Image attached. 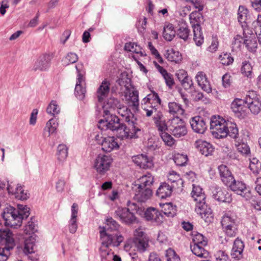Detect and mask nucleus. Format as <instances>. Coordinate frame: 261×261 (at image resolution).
Wrapping results in <instances>:
<instances>
[{
	"label": "nucleus",
	"instance_id": "f257e3e1",
	"mask_svg": "<svg viewBox=\"0 0 261 261\" xmlns=\"http://www.w3.org/2000/svg\"><path fill=\"white\" fill-rule=\"evenodd\" d=\"M18 210L8 208L3 213L5 224L11 228H17L21 226L22 220L30 215V208L26 205L18 204Z\"/></svg>",
	"mask_w": 261,
	"mask_h": 261
},
{
	"label": "nucleus",
	"instance_id": "f03ea898",
	"mask_svg": "<svg viewBox=\"0 0 261 261\" xmlns=\"http://www.w3.org/2000/svg\"><path fill=\"white\" fill-rule=\"evenodd\" d=\"M0 261H6L15 245L12 232L0 230Z\"/></svg>",
	"mask_w": 261,
	"mask_h": 261
},
{
	"label": "nucleus",
	"instance_id": "7ed1b4c3",
	"mask_svg": "<svg viewBox=\"0 0 261 261\" xmlns=\"http://www.w3.org/2000/svg\"><path fill=\"white\" fill-rule=\"evenodd\" d=\"M103 108L105 120H100L99 121L98 127L101 129L109 128L112 130H121L123 124H120L119 119L117 116L111 114L112 111L114 110V108L111 107L109 110H107L106 106H105Z\"/></svg>",
	"mask_w": 261,
	"mask_h": 261
},
{
	"label": "nucleus",
	"instance_id": "20e7f679",
	"mask_svg": "<svg viewBox=\"0 0 261 261\" xmlns=\"http://www.w3.org/2000/svg\"><path fill=\"white\" fill-rule=\"evenodd\" d=\"M191 238L192 244L191 245V249L192 252L197 256L207 257L209 253L204 248L207 244L206 239L197 231L192 232Z\"/></svg>",
	"mask_w": 261,
	"mask_h": 261
},
{
	"label": "nucleus",
	"instance_id": "39448f33",
	"mask_svg": "<svg viewBox=\"0 0 261 261\" xmlns=\"http://www.w3.org/2000/svg\"><path fill=\"white\" fill-rule=\"evenodd\" d=\"M100 238L102 245L109 247L111 245L118 246L124 240L119 231L111 232L110 228L99 227Z\"/></svg>",
	"mask_w": 261,
	"mask_h": 261
},
{
	"label": "nucleus",
	"instance_id": "423d86ee",
	"mask_svg": "<svg viewBox=\"0 0 261 261\" xmlns=\"http://www.w3.org/2000/svg\"><path fill=\"white\" fill-rule=\"evenodd\" d=\"M228 122L220 116H212L211 121V128L216 137L223 138L227 137L226 130Z\"/></svg>",
	"mask_w": 261,
	"mask_h": 261
},
{
	"label": "nucleus",
	"instance_id": "0eeeda50",
	"mask_svg": "<svg viewBox=\"0 0 261 261\" xmlns=\"http://www.w3.org/2000/svg\"><path fill=\"white\" fill-rule=\"evenodd\" d=\"M149 238L141 227L136 229L133 234V243L138 251L144 252L149 247Z\"/></svg>",
	"mask_w": 261,
	"mask_h": 261
},
{
	"label": "nucleus",
	"instance_id": "6e6552de",
	"mask_svg": "<svg viewBox=\"0 0 261 261\" xmlns=\"http://www.w3.org/2000/svg\"><path fill=\"white\" fill-rule=\"evenodd\" d=\"M221 224L223 231L228 237L236 236L238 230L236 220L228 214H225L222 217Z\"/></svg>",
	"mask_w": 261,
	"mask_h": 261
},
{
	"label": "nucleus",
	"instance_id": "1a4fd4ad",
	"mask_svg": "<svg viewBox=\"0 0 261 261\" xmlns=\"http://www.w3.org/2000/svg\"><path fill=\"white\" fill-rule=\"evenodd\" d=\"M168 127L175 137H183L188 133L186 123L179 117H174L171 119L169 121Z\"/></svg>",
	"mask_w": 261,
	"mask_h": 261
},
{
	"label": "nucleus",
	"instance_id": "9d476101",
	"mask_svg": "<svg viewBox=\"0 0 261 261\" xmlns=\"http://www.w3.org/2000/svg\"><path fill=\"white\" fill-rule=\"evenodd\" d=\"M161 99L157 93L153 92L148 94L142 101L141 107L146 112V116H150L153 111H155V108L161 104Z\"/></svg>",
	"mask_w": 261,
	"mask_h": 261
},
{
	"label": "nucleus",
	"instance_id": "9b49d317",
	"mask_svg": "<svg viewBox=\"0 0 261 261\" xmlns=\"http://www.w3.org/2000/svg\"><path fill=\"white\" fill-rule=\"evenodd\" d=\"M112 162L110 156L100 154L94 160L93 168L98 174L103 175L110 170Z\"/></svg>",
	"mask_w": 261,
	"mask_h": 261
},
{
	"label": "nucleus",
	"instance_id": "f8f14e48",
	"mask_svg": "<svg viewBox=\"0 0 261 261\" xmlns=\"http://www.w3.org/2000/svg\"><path fill=\"white\" fill-rule=\"evenodd\" d=\"M200 14L192 13L190 14V19L194 23L193 28V40L197 46H201L204 42V36L202 32L201 28L199 24L200 19H202Z\"/></svg>",
	"mask_w": 261,
	"mask_h": 261
},
{
	"label": "nucleus",
	"instance_id": "ddd939ff",
	"mask_svg": "<svg viewBox=\"0 0 261 261\" xmlns=\"http://www.w3.org/2000/svg\"><path fill=\"white\" fill-rule=\"evenodd\" d=\"M247 109L253 114H258L261 111V100L260 95L255 91H249L246 95Z\"/></svg>",
	"mask_w": 261,
	"mask_h": 261
},
{
	"label": "nucleus",
	"instance_id": "4468645a",
	"mask_svg": "<svg viewBox=\"0 0 261 261\" xmlns=\"http://www.w3.org/2000/svg\"><path fill=\"white\" fill-rule=\"evenodd\" d=\"M248 29H245L243 32V37H241L240 35L236 37V40H240L241 39L245 45L247 49L251 53H255L258 46L256 36L254 34L250 33Z\"/></svg>",
	"mask_w": 261,
	"mask_h": 261
},
{
	"label": "nucleus",
	"instance_id": "2eb2a0df",
	"mask_svg": "<svg viewBox=\"0 0 261 261\" xmlns=\"http://www.w3.org/2000/svg\"><path fill=\"white\" fill-rule=\"evenodd\" d=\"M231 109L235 115L239 118H244L247 114V107L246 97L244 99L236 98L231 103Z\"/></svg>",
	"mask_w": 261,
	"mask_h": 261
},
{
	"label": "nucleus",
	"instance_id": "dca6fc26",
	"mask_svg": "<svg viewBox=\"0 0 261 261\" xmlns=\"http://www.w3.org/2000/svg\"><path fill=\"white\" fill-rule=\"evenodd\" d=\"M227 186H229L231 190L238 194L241 195L247 200L252 198V195L250 190L246 187L245 185L241 181H234Z\"/></svg>",
	"mask_w": 261,
	"mask_h": 261
},
{
	"label": "nucleus",
	"instance_id": "f3484780",
	"mask_svg": "<svg viewBox=\"0 0 261 261\" xmlns=\"http://www.w3.org/2000/svg\"><path fill=\"white\" fill-rule=\"evenodd\" d=\"M195 211L205 221H211L212 211L206 204L205 199L195 202Z\"/></svg>",
	"mask_w": 261,
	"mask_h": 261
},
{
	"label": "nucleus",
	"instance_id": "a211bd4d",
	"mask_svg": "<svg viewBox=\"0 0 261 261\" xmlns=\"http://www.w3.org/2000/svg\"><path fill=\"white\" fill-rule=\"evenodd\" d=\"M101 145L102 149L107 152H110L119 148L117 139L114 136L105 137L101 143Z\"/></svg>",
	"mask_w": 261,
	"mask_h": 261
},
{
	"label": "nucleus",
	"instance_id": "6ab92c4d",
	"mask_svg": "<svg viewBox=\"0 0 261 261\" xmlns=\"http://www.w3.org/2000/svg\"><path fill=\"white\" fill-rule=\"evenodd\" d=\"M190 123L192 129L198 133H204L207 128L205 120L200 116L193 117L190 121Z\"/></svg>",
	"mask_w": 261,
	"mask_h": 261
},
{
	"label": "nucleus",
	"instance_id": "aec40b11",
	"mask_svg": "<svg viewBox=\"0 0 261 261\" xmlns=\"http://www.w3.org/2000/svg\"><path fill=\"white\" fill-rule=\"evenodd\" d=\"M165 58L173 64H180L182 61V56L178 50L173 48L167 49L164 54Z\"/></svg>",
	"mask_w": 261,
	"mask_h": 261
},
{
	"label": "nucleus",
	"instance_id": "412c9836",
	"mask_svg": "<svg viewBox=\"0 0 261 261\" xmlns=\"http://www.w3.org/2000/svg\"><path fill=\"white\" fill-rule=\"evenodd\" d=\"M220 177L221 181L227 185L234 181V177L227 166L221 165L218 167Z\"/></svg>",
	"mask_w": 261,
	"mask_h": 261
},
{
	"label": "nucleus",
	"instance_id": "4be33fe9",
	"mask_svg": "<svg viewBox=\"0 0 261 261\" xmlns=\"http://www.w3.org/2000/svg\"><path fill=\"white\" fill-rule=\"evenodd\" d=\"M196 80L198 85L201 89L210 93L212 91V87L206 74L203 71H199L196 75Z\"/></svg>",
	"mask_w": 261,
	"mask_h": 261
},
{
	"label": "nucleus",
	"instance_id": "5701e85b",
	"mask_svg": "<svg viewBox=\"0 0 261 261\" xmlns=\"http://www.w3.org/2000/svg\"><path fill=\"white\" fill-rule=\"evenodd\" d=\"M111 83L109 80L105 79L101 83L96 91L97 97L99 101H102L109 93Z\"/></svg>",
	"mask_w": 261,
	"mask_h": 261
},
{
	"label": "nucleus",
	"instance_id": "b1692460",
	"mask_svg": "<svg viewBox=\"0 0 261 261\" xmlns=\"http://www.w3.org/2000/svg\"><path fill=\"white\" fill-rule=\"evenodd\" d=\"M168 181L170 182L173 188H179L182 187L183 180L180 175L177 172L171 170H169L166 175Z\"/></svg>",
	"mask_w": 261,
	"mask_h": 261
},
{
	"label": "nucleus",
	"instance_id": "393cba45",
	"mask_svg": "<svg viewBox=\"0 0 261 261\" xmlns=\"http://www.w3.org/2000/svg\"><path fill=\"white\" fill-rule=\"evenodd\" d=\"M116 215L126 223H131L135 220V217L126 207H118L116 211Z\"/></svg>",
	"mask_w": 261,
	"mask_h": 261
},
{
	"label": "nucleus",
	"instance_id": "a878e982",
	"mask_svg": "<svg viewBox=\"0 0 261 261\" xmlns=\"http://www.w3.org/2000/svg\"><path fill=\"white\" fill-rule=\"evenodd\" d=\"M124 49L127 51L132 52L133 54V58L135 60L140 57L146 56L142 48L138 44L134 42L126 43L124 46Z\"/></svg>",
	"mask_w": 261,
	"mask_h": 261
},
{
	"label": "nucleus",
	"instance_id": "bb28decb",
	"mask_svg": "<svg viewBox=\"0 0 261 261\" xmlns=\"http://www.w3.org/2000/svg\"><path fill=\"white\" fill-rule=\"evenodd\" d=\"M213 193L214 198L219 201L228 203L231 201V195L225 189L216 188Z\"/></svg>",
	"mask_w": 261,
	"mask_h": 261
},
{
	"label": "nucleus",
	"instance_id": "cd10ccee",
	"mask_svg": "<svg viewBox=\"0 0 261 261\" xmlns=\"http://www.w3.org/2000/svg\"><path fill=\"white\" fill-rule=\"evenodd\" d=\"M35 238L33 236H30L28 238H26L24 241V248L23 249V252L29 255V257L32 261H37L38 258L35 257L34 258H31L30 254L35 253Z\"/></svg>",
	"mask_w": 261,
	"mask_h": 261
},
{
	"label": "nucleus",
	"instance_id": "c85d7f7f",
	"mask_svg": "<svg viewBox=\"0 0 261 261\" xmlns=\"http://www.w3.org/2000/svg\"><path fill=\"white\" fill-rule=\"evenodd\" d=\"M152 190L150 188L137 187L135 191V198L138 201L144 202L152 196Z\"/></svg>",
	"mask_w": 261,
	"mask_h": 261
},
{
	"label": "nucleus",
	"instance_id": "c756f323",
	"mask_svg": "<svg viewBox=\"0 0 261 261\" xmlns=\"http://www.w3.org/2000/svg\"><path fill=\"white\" fill-rule=\"evenodd\" d=\"M132 159L136 165L143 169L150 168L153 166L152 162L147 156L142 154L134 156Z\"/></svg>",
	"mask_w": 261,
	"mask_h": 261
},
{
	"label": "nucleus",
	"instance_id": "7c9ffc66",
	"mask_svg": "<svg viewBox=\"0 0 261 261\" xmlns=\"http://www.w3.org/2000/svg\"><path fill=\"white\" fill-rule=\"evenodd\" d=\"M138 130L133 122H128L127 125L123 124L120 134L122 138H133L135 136Z\"/></svg>",
	"mask_w": 261,
	"mask_h": 261
},
{
	"label": "nucleus",
	"instance_id": "2f4dec72",
	"mask_svg": "<svg viewBox=\"0 0 261 261\" xmlns=\"http://www.w3.org/2000/svg\"><path fill=\"white\" fill-rule=\"evenodd\" d=\"M153 64L163 76L167 85L171 88L175 84L173 75L170 73H168L165 68L160 66L156 61H154Z\"/></svg>",
	"mask_w": 261,
	"mask_h": 261
},
{
	"label": "nucleus",
	"instance_id": "473e14b6",
	"mask_svg": "<svg viewBox=\"0 0 261 261\" xmlns=\"http://www.w3.org/2000/svg\"><path fill=\"white\" fill-rule=\"evenodd\" d=\"M145 217L147 220L160 223L162 221V216L160 212L154 207L148 208L144 214Z\"/></svg>",
	"mask_w": 261,
	"mask_h": 261
},
{
	"label": "nucleus",
	"instance_id": "72a5a7b5",
	"mask_svg": "<svg viewBox=\"0 0 261 261\" xmlns=\"http://www.w3.org/2000/svg\"><path fill=\"white\" fill-rule=\"evenodd\" d=\"M196 147L201 154L205 156L211 155L214 151L212 145L206 141L198 140L196 142Z\"/></svg>",
	"mask_w": 261,
	"mask_h": 261
},
{
	"label": "nucleus",
	"instance_id": "f704fd0d",
	"mask_svg": "<svg viewBox=\"0 0 261 261\" xmlns=\"http://www.w3.org/2000/svg\"><path fill=\"white\" fill-rule=\"evenodd\" d=\"M168 112L174 117H179L183 116L185 114V110L181 106L175 102H170L168 104Z\"/></svg>",
	"mask_w": 261,
	"mask_h": 261
},
{
	"label": "nucleus",
	"instance_id": "c9c22d12",
	"mask_svg": "<svg viewBox=\"0 0 261 261\" xmlns=\"http://www.w3.org/2000/svg\"><path fill=\"white\" fill-rule=\"evenodd\" d=\"M8 190L9 193L14 194L15 197L20 200H26L28 198L27 193L24 191L21 186H17L14 190L13 188L10 186H8Z\"/></svg>",
	"mask_w": 261,
	"mask_h": 261
},
{
	"label": "nucleus",
	"instance_id": "e433bc0d",
	"mask_svg": "<svg viewBox=\"0 0 261 261\" xmlns=\"http://www.w3.org/2000/svg\"><path fill=\"white\" fill-rule=\"evenodd\" d=\"M153 176L150 173L141 176L139 179L138 187L150 188L153 182Z\"/></svg>",
	"mask_w": 261,
	"mask_h": 261
},
{
	"label": "nucleus",
	"instance_id": "4c0bfd02",
	"mask_svg": "<svg viewBox=\"0 0 261 261\" xmlns=\"http://www.w3.org/2000/svg\"><path fill=\"white\" fill-rule=\"evenodd\" d=\"M172 193V188L167 183L164 182L159 188L156 194L161 198L169 197Z\"/></svg>",
	"mask_w": 261,
	"mask_h": 261
},
{
	"label": "nucleus",
	"instance_id": "58836bf2",
	"mask_svg": "<svg viewBox=\"0 0 261 261\" xmlns=\"http://www.w3.org/2000/svg\"><path fill=\"white\" fill-rule=\"evenodd\" d=\"M128 106L133 110H137L139 106L138 95L137 92L133 91L129 93L126 98Z\"/></svg>",
	"mask_w": 261,
	"mask_h": 261
},
{
	"label": "nucleus",
	"instance_id": "ea45409f",
	"mask_svg": "<svg viewBox=\"0 0 261 261\" xmlns=\"http://www.w3.org/2000/svg\"><path fill=\"white\" fill-rule=\"evenodd\" d=\"M244 246L243 242L239 238L235 240L232 247V255L234 257H240L243 252Z\"/></svg>",
	"mask_w": 261,
	"mask_h": 261
},
{
	"label": "nucleus",
	"instance_id": "a19ab883",
	"mask_svg": "<svg viewBox=\"0 0 261 261\" xmlns=\"http://www.w3.org/2000/svg\"><path fill=\"white\" fill-rule=\"evenodd\" d=\"M191 195L195 202L205 199V194L202 192V188L199 186L193 185Z\"/></svg>",
	"mask_w": 261,
	"mask_h": 261
},
{
	"label": "nucleus",
	"instance_id": "79ce46f5",
	"mask_svg": "<svg viewBox=\"0 0 261 261\" xmlns=\"http://www.w3.org/2000/svg\"><path fill=\"white\" fill-rule=\"evenodd\" d=\"M161 211L165 215L168 216L173 217L176 214V206H174L171 203H166L160 204Z\"/></svg>",
	"mask_w": 261,
	"mask_h": 261
},
{
	"label": "nucleus",
	"instance_id": "37998d69",
	"mask_svg": "<svg viewBox=\"0 0 261 261\" xmlns=\"http://www.w3.org/2000/svg\"><path fill=\"white\" fill-rule=\"evenodd\" d=\"M175 31L173 25L171 24L167 25L163 32L164 38L168 41H171L175 36Z\"/></svg>",
	"mask_w": 261,
	"mask_h": 261
},
{
	"label": "nucleus",
	"instance_id": "c03bdc74",
	"mask_svg": "<svg viewBox=\"0 0 261 261\" xmlns=\"http://www.w3.org/2000/svg\"><path fill=\"white\" fill-rule=\"evenodd\" d=\"M160 134L162 140L166 145L169 147L175 148L176 141L170 134L166 132H163Z\"/></svg>",
	"mask_w": 261,
	"mask_h": 261
},
{
	"label": "nucleus",
	"instance_id": "a18cd8bd",
	"mask_svg": "<svg viewBox=\"0 0 261 261\" xmlns=\"http://www.w3.org/2000/svg\"><path fill=\"white\" fill-rule=\"evenodd\" d=\"M68 155V148L64 144H60L58 146L57 151V156L60 161H64Z\"/></svg>",
	"mask_w": 261,
	"mask_h": 261
},
{
	"label": "nucleus",
	"instance_id": "49530a36",
	"mask_svg": "<svg viewBox=\"0 0 261 261\" xmlns=\"http://www.w3.org/2000/svg\"><path fill=\"white\" fill-rule=\"evenodd\" d=\"M208 46L207 50L211 53L216 52L219 47V41L218 37L216 35H212L208 40Z\"/></svg>",
	"mask_w": 261,
	"mask_h": 261
},
{
	"label": "nucleus",
	"instance_id": "de8ad7c7",
	"mask_svg": "<svg viewBox=\"0 0 261 261\" xmlns=\"http://www.w3.org/2000/svg\"><path fill=\"white\" fill-rule=\"evenodd\" d=\"M190 30L186 24H181L177 31L178 36L184 40H187L189 36Z\"/></svg>",
	"mask_w": 261,
	"mask_h": 261
},
{
	"label": "nucleus",
	"instance_id": "09e8293b",
	"mask_svg": "<svg viewBox=\"0 0 261 261\" xmlns=\"http://www.w3.org/2000/svg\"><path fill=\"white\" fill-rule=\"evenodd\" d=\"M176 75L183 86H185L186 83L189 85V77L185 70L182 69H179L176 73Z\"/></svg>",
	"mask_w": 261,
	"mask_h": 261
},
{
	"label": "nucleus",
	"instance_id": "8fccbe9b",
	"mask_svg": "<svg viewBox=\"0 0 261 261\" xmlns=\"http://www.w3.org/2000/svg\"><path fill=\"white\" fill-rule=\"evenodd\" d=\"M237 150L242 155H247L250 153L249 146L244 142H237L235 144Z\"/></svg>",
	"mask_w": 261,
	"mask_h": 261
},
{
	"label": "nucleus",
	"instance_id": "3c124183",
	"mask_svg": "<svg viewBox=\"0 0 261 261\" xmlns=\"http://www.w3.org/2000/svg\"><path fill=\"white\" fill-rule=\"evenodd\" d=\"M227 136L236 139L238 136V129L236 124L229 122L226 128Z\"/></svg>",
	"mask_w": 261,
	"mask_h": 261
},
{
	"label": "nucleus",
	"instance_id": "603ef678",
	"mask_svg": "<svg viewBox=\"0 0 261 261\" xmlns=\"http://www.w3.org/2000/svg\"><path fill=\"white\" fill-rule=\"evenodd\" d=\"M148 47L150 50L151 55L153 56L157 61L160 64H163L164 62V59L151 42H148Z\"/></svg>",
	"mask_w": 261,
	"mask_h": 261
},
{
	"label": "nucleus",
	"instance_id": "864d4df0",
	"mask_svg": "<svg viewBox=\"0 0 261 261\" xmlns=\"http://www.w3.org/2000/svg\"><path fill=\"white\" fill-rule=\"evenodd\" d=\"M173 160L177 165L184 166L188 161V157L187 155L177 153L174 154Z\"/></svg>",
	"mask_w": 261,
	"mask_h": 261
},
{
	"label": "nucleus",
	"instance_id": "5fc2aeb1",
	"mask_svg": "<svg viewBox=\"0 0 261 261\" xmlns=\"http://www.w3.org/2000/svg\"><path fill=\"white\" fill-rule=\"evenodd\" d=\"M249 168L255 174H258L261 170V163L258 160L253 159L249 164Z\"/></svg>",
	"mask_w": 261,
	"mask_h": 261
},
{
	"label": "nucleus",
	"instance_id": "6e6d98bb",
	"mask_svg": "<svg viewBox=\"0 0 261 261\" xmlns=\"http://www.w3.org/2000/svg\"><path fill=\"white\" fill-rule=\"evenodd\" d=\"M220 62L224 65H229L232 63L233 59L230 54L222 53L219 57Z\"/></svg>",
	"mask_w": 261,
	"mask_h": 261
},
{
	"label": "nucleus",
	"instance_id": "4d7b16f0",
	"mask_svg": "<svg viewBox=\"0 0 261 261\" xmlns=\"http://www.w3.org/2000/svg\"><path fill=\"white\" fill-rule=\"evenodd\" d=\"M241 72L245 76L251 77L252 74V67L248 62L243 63L241 67Z\"/></svg>",
	"mask_w": 261,
	"mask_h": 261
},
{
	"label": "nucleus",
	"instance_id": "13d9d810",
	"mask_svg": "<svg viewBox=\"0 0 261 261\" xmlns=\"http://www.w3.org/2000/svg\"><path fill=\"white\" fill-rule=\"evenodd\" d=\"M36 231L37 230L35 228L34 223L32 221L28 222L24 227V232L25 234L30 235V236H33L35 238L36 236L34 234Z\"/></svg>",
	"mask_w": 261,
	"mask_h": 261
},
{
	"label": "nucleus",
	"instance_id": "bf43d9fd",
	"mask_svg": "<svg viewBox=\"0 0 261 261\" xmlns=\"http://www.w3.org/2000/svg\"><path fill=\"white\" fill-rule=\"evenodd\" d=\"M215 261H230L227 254L223 250H218L215 253Z\"/></svg>",
	"mask_w": 261,
	"mask_h": 261
},
{
	"label": "nucleus",
	"instance_id": "052dcab7",
	"mask_svg": "<svg viewBox=\"0 0 261 261\" xmlns=\"http://www.w3.org/2000/svg\"><path fill=\"white\" fill-rule=\"evenodd\" d=\"M248 14V10L244 6H241L238 10V20L241 23L245 22Z\"/></svg>",
	"mask_w": 261,
	"mask_h": 261
},
{
	"label": "nucleus",
	"instance_id": "680f3d73",
	"mask_svg": "<svg viewBox=\"0 0 261 261\" xmlns=\"http://www.w3.org/2000/svg\"><path fill=\"white\" fill-rule=\"evenodd\" d=\"M46 111L48 113L53 115L58 114L59 112V108L56 101L53 100L47 107Z\"/></svg>",
	"mask_w": 261,
	"mask_h": 261
},
{
	"label": "nucleus",
	"instance_id": "e2e57ef3",
	"mask_svg": "<svg viewBox=\"0 0 261 261\" xmlns=\"http://www.w3.org/2000/svg\"><path fill=\"white\" fill-rule=\"evenodd\" d=\"M166 257L168 261H180L178 255L172 249H169L167 250Z\"/></svg>",
	"mask_w": 261,
	"mask_h": 261
},
{
	"label": "nucleus",
	"instance_id": "0e129e2a",
	"mask_svg": "<svg viewBox=\"0 0 261 261\" xmlns=\"http://www.w3.org/2000/svg\"><path fill=\"white\" fill-rule=\"evenodd\" d=\"M108 227L107 228H110L111 232L119 231L118 229L119 228V225L113 219H108L107 220Z\"/></svg>",
	"mask_w": 261,
	"mask_h": 261
},
{
	"label": "nucleus",
	"instance_id": "69168bd1",
	"mask_svg": "<svg viewBox=\"0 0 261 261\" xmlns=\"http://www.w3.org/2000/svg\"><path fill=\"white\" fill-rule=\"evenodd\" d=\"M58 125V123L56 120L50 119L46 123V127L49 134L54 133L56 130Z\"/></svg>",
	"mask_w": 261,
	"mask_h": 261
},
{
	"label": "nucleus",
	"instance_id": "338daca9",
	"mask_svg": "<svg viewBox=\"0 0 261 261\" xmlns=\"http://www.w3.org/2000/svg\"><path fill=\"white\" fill-rule=\"evenodd\" d=\"M86 90L85 87H83L82 85L81 82L80 81L79 83H77L75 88V92L77 96L80 98H83L85 96Z\"/></svg>",
	"mask_w": 261,
	"mask_h": 261
},
{
	"label": "nucleus",
	"instance_id": "774afa93",
	"mask_svg": "<svg viewBox=\"0 0 261 261\" xmlns=\"http://www.w3.org/2000/svg\"><path fill=\"white\" fill-rule=\"evenodd\" d=\"M252 29L255 31V34L261 32V15H259L257 19L252 23Z\"/></svg>",
	"mask_w": 261,
	"mask_h": 261
}]
</instances>
